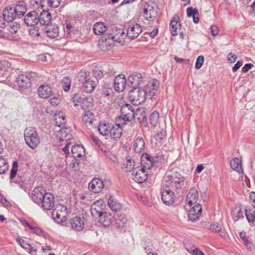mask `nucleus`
Masks as SVG:
<instances>
[{"label": "nucleus", "mask_w": 255, "mask_h": 255, "mask_svg": "<svg viewBox=\"0 0 255 255\" xmlns=\"http://www.w3.org/2000/svg\"><path fill=\"white\" fill-rule=\"evenodd\" d=\"M184 177L179 172L173 170L168 171L165 177L163 187L170 189H180L183 185Z\"/></svg>", "instance_id": "nucleus-1"}, {"label": "nucleus", "mask_w": 255, "mask_h": 255, "mask_svg": "<svg viewBox=\"0 0 255 255\" xmlns=\"http://www.w3.org/2000/svg\"><path fill=\"white\" fill-rule=\"evenodd\" d=\"M24 137L26 144L32 149H35L40 144V137L37 131L32 127L25 129Z\"/></svg>", "instance_id": "nucleus-2"}, {"label": "nucleus", "mask_w": 255, "mask_h": 255, "mask_svg": "<svg viewBox=\"0 0 255 255\" xmlns=\"http://www.w3.org/2000/svg\"><path fill=\"white\" fill-rule=\"evenodd\" d=\"M134 111L132 106L128 104H124L121 108V115L116 118V123H121L122 125L125 126L127 122L133 119Z\"/></svg>", "instance_id": "nucleus-3"}, {"label": "nucleus", "mask_w": 255, "mask_h": 255, "mask_svg": "<svg viewBox=\"0 0 255 255\" xmlns=\"http://www.w3.org/2000/svg\"><path fill=\"white\" fill-rule=\"evenodd\" d=\"M148 96L144 89L139 87H134L129 93V99L134 105H138L143 103Z\"/></svg>", "instance_id": "nucleus-4"}, {"label": "nucleus", "mask_w": 255, "mask_h": 255, "mask_svg": "<svg viewBox=\"0 0 255 255\" xmlns=\"http://www.w3.org/2000/svg\"><path fill=\"white\" fill-rule=\"evenodd\" d=\"M157 7L154 3H145L143 10V16L148 21H153L157 15Z\"/></svg>", "instance_id": "nucleus-5"}, {"label": "nucleus", "mask_w": 255, "mask_h": 255, "mask_svg": "<svg viewBox=\"0 0 255 255\" xmlns=\"http://www.w3.org/2000/svg\"><path fill=\"white\" fill-rule=\"evenodd\" d=\"M79 82L83 84V90L87 93H92L95 88L96 84L94 81L90 80L82 73L78 77Z\"/></svg>", "instance_id": "nucleus-6"}, {"label": "nucleus", "mask_w": 255, "mask_h": 255, "mask_svg": "<svg viewBox=\"0 0 255 255\" xmlns=\"http://www.w3.org/2000/svg\"><path fill=\"white\" fill-rule=\"evenodd\" d=\"M115 42L111 38L108 34L102 35L101 38L99 41V46L100 49L103 51H107L111 50L114 45Z\"/></svg>", "instance_id": "nucleus-7"}, {"label": "nucleus", "mask_w": 255, "mask_h": 255, "mask_svg": "<svg viewBox=\"0 0 255 255\" xmlns=\"http://www.w3.org/2000/svg\"><path fill=\"white\" fill-rule=\"evenodd\" d=\"M85 219L83 217L76 216L69 221L71 228L76 232L82 231L85 227Z\"/></svg>", "instance_id": "nucleus-8"}, {"label": "nucleus", "mask_w": 255, "mask_h": 255, "mask_svg": "<svg viewBox=\"0 0 255 255\" xmlns=\"http://www.w3.org/2000/svg\"><path fill=\"white\" fill-rule=\"evenodd\" d=\"M172 189L162 186L161 189V200L163 202L167 205H171L174 200V194L172 191Z\"/></svg>", "instance_id": "nucleus-9"}, {"label": "nucleus", "mask_w": 255, "mask_h": 255, "mask_svg": "<svg viewBox=\"0 0 255 255\" xmlns=\"http://www.w3.org/2000/svg\"><path fill=\"white\" fill-rule=\"evenodd\" d=\"M132 178L138 183L144 182L147 178V173L144 168H135L131 174Z\"/></svg>", "instance_id": "nucleus-10"}, {"label": "nucleus", "mask_w": 255, "mask_h": 255, "mask_svg": "<svg viewBox=\"0 0 255 255\" xmlns=\"http://www.w3.org/2000/svg\"><path fill=\"white\" fill-rule=\"evenodd\" d=\"M102 200H97L95 202L91 207V213L93 217L99 218L104 213L103 210L105 205Z\"/></svg>", "instance_id": "nucleus-11"}, {"label": "nucleus", "mask_w": 255, "mask_h": 255, "mask_svg": "<svg viewBox=\"0 0 255 255\" xmlns=\"http://www.w3.org/2000/svg\"><path fill=\"white\" fill-rule=\"evenodd\" d=\"M43 187L37 186L32 191L31 199L32 201L38 205L41 204V201L47 194Z\"/></svg>", "instance_id": "nucleus-12"}, {"label": "nucleus", "mask_w": 255, "mask_h": 255, "mask_svg": "<svg viewBox=\"0 0 255 255\" xmlns=\"http://www.w3.org/2000/svg\"><path fill=\"white\" fill-rule=\"evenodd\" d=\"M159 86V82L156 79H152L148 82L144 90L150 99L155 95Z\"/></svg>", "instance_id": "nucleus-13"}, {"label": "nucleus", "mask_w": 255, "mask_h": 255, "mask_svg": "<svg viewBox=\"0 0 255 255\" xmlns=\"http://www.w3.org/2000/svg\"><path fill=\"white\" fill-rule=\"evenodd\" d=\"M38 13L35 10L28 12L24 16L25 23L29 26H33L38 23Z\"/></svg>", "instance_id": "nucleus-14"}, {"label": "nucleus", "mask_w": 255, "mask_h": 255, "mask_svg": "<svg viewBox=\"0 0 255 255\" xmlns=\"http://www.w3.org/2000/svg\"><path fill=\"white\" fill-rule=\"evenodd\" d=\"M54 197L50 193H47L41 201L42 207L45 210H50L54 205Z\"/></svg>", "instance_id": "nucleus-15"}, {"label": "nucleus", "mask_w": 255, "mask_h": 255, "mask_svg": "<svg viewBox=\"0 0 255 255\" xmlns=\"http://www.w3.org/2000/svg\"><path fill=\"white\" fill-rule=\"evenodd\" d=\"M16 82L19 88L23 89L28 88L31 84L30 77L24 74L19 75L16 78Z\"/></svg>", "instance_id": "nucleus-16"}, {"label": "nucleus", "mask_w": 255, "mask_h": 255, "mask_svg": "<svg viewBox=\"0 0 255 255\" xmlns=\"http://www.w3.org/2000/svg\"><path fill=\"white\" fill-rule=\"evenodd\" d=\"M126 79L123 74H119L114 80V87L118 92L123 91L126 87Z\"/></svg>", "instance_id": "nucleus-17"}, {"label": "nucleus", "mask_w": 255, "mask_h": 255, "mask_svg": "<svg viewBox=\"0 0 255 255\" xmlns=\"http://www.w3.org/2000/svg\"><path fill=\"white\" fill-rule=\"evenodd\" d=\"M181 23L179 17L177 14H174L170 22V30L173 36L178 34V30L180 29Z\"/></svg>", "instance_id": "nucleus-18"}, {"label": "nucleus", "mask_w": 255, "mask_h": 255, "mask_svg": "<svg viewBox=\"0 0 255 255\" xmlns=\"http://www.w3.org/2000/svg\"><path fill=\"white\" fill-rule=\"evenodd\" d=\"M104 186V184L103 181L99 178H94L89 183L90 190L95 193L100 192Z\"/></svg>", "instance_id": "nucleus-19"}, {"label": "nucleus", "mask_w": 255, "mask_h": 255, "mask_svg": "<svg viewBox=\"0 0 255 255\" xmlns=\"http://www.w3.org/2000/svg\"><path fill=\"white\" fill-rule=\"evenodd\" d=\"M198 192L195 188H191L189 190L186 198V201L191 207L195 204L198 199Z\"/></svg>", "instance_id": "nucleus-20"}, {"label": "nucleus", "mask_w": 255, "mask_h": 255, "mask_svg": "<svg viewBox=\"0 0 255 255\" xmlns=\"http://www.w3.org/2000/svg\"><path fill=\"white\" fill-rule=\"evenodd\" d=\"M141 26L137 24L129 26L127 30V35L131 39L136 38L141 32Z\"/></svg>", "instance_id": "nucleus-21"}, {"label": "nucleus", "mask_w": 255, "mask_h": 255, "mask_svg": "<svg viewBox=\"0 0 255 255\" xmlns=\"http://www.w3.org/2000/svg\"><path fill=\"white\" fill-rule=\"evenodd\" d=\"M71 152L73 157L77 160H81L85 153L84 147L79 144L72 146Z\"/></svg>", "instance_id": "nucleus-22"}, {"label": "nucleus", "mask_w": 255, "mask_h": 255, "mask_svg": "<svg viewBox=\"0 0 255 255\" xmlns=\"http://www.w3.org/2000/svg\"><path fill=\"white\" fill-rule=\"evenodd\" d=\"M45 31L50 38L57 37L59 35V27L56 24H49L46 26Z\"/></svg>", "instance_id": "nucleus-23"}, {"label": "nucleus", "mask_w": 255, "mask_h": 255, "mask_svg": "<svg viewBox=\"0 0 255 255\" xmlns=\"http://www.w3.org/2000/svg\"><path fill=\"white\" fill-rule=\"evenodd\" d=\"M38 22L41 25H47L50 24V22L52 19V15L49 10H43L38 14Z\"/></svg>", "instance_id": "nucleus-24"}, {"label": "nucleus", "mask_w": 255, "mask_h": 255, "mask_svg": "<svg viewBox=\"0 0 255 255\" xmlns=\"http://www.w3.org/2000/svg\"><path fill=\"white\" fill-rule=\"evenodd\" d=\"M141 163L144 169H150L153 165L152 157L148 153H143L141 157Z\"/></svg>", "instance_id": "nucleus-25"}, {"label": "nucleus", "mask_w": 255, "mask_h": 255, "mask_svg": "<svg viewBox=\"0 0 255 255\" xmlns=\"http://www.w3.org/2000/svg\"><path fill=\"white\" fill-rule=\"evenodd\" d=\"M17 16L15 12L14 8L7 6L3 11V17L4 20L7 22H11Z\"/></svg>", "instance_id": "nucleus-26"}, {"label": "nucleus", "mask_w": 255, "mask_h": 255, "mask_svg": "<svg viewBox=\"0 0 255 255\" xmlns=\"http://www.w3.org/2000/svg\"><path fill=\"white\" fill-rule=\"evenodd\" d=\"M37 92L40 98H48L52 95V89L48 85H42L38 88Z\"/></svg>", "instance_id": "nucleus-27"}, {"label": "nucleus", "mask_w": 255, "mask_h": 255, "mask_svg": "<svg viewBox=\"0 0 255 255\" xmlns=\"http://www.w3.org/2000/svg\"><path fill=\"white\" fill-rule=\"evenodd\" d=\"M114 217L112 215L107 212H104L99 217V223L104 227H109L113 222Z\"/></svg>", "instance_id": "nucleus-28"}, {"label": "nucleus", "mask_w": 255, "mask_h": 255, "mask_svg": "<svg viewBox=\"0 0 255 255\" xmlns=\"http://www.w3.org/2000/svg\"><path fill=\"white\" fill-rule=\"evenodd\" d=\"M111 38L114 42L121 43L123 41L127 35L125 34V32L122 29H117L116 31L113 33H109Z\"/></svg>", "instance_id": "nucleus-29"}, {"label": "nucleus", "mask_w": 255, "mask_h": 255, "mask_svg": "<svg viewBox=\"0 0 255 255\" xmlns=\"http://www.w3.org/2000/svg\"><path fill=\"white\" fill-rule=\"evenodd\" d=\"M121 126L122 125L121 123H117L116 127H112L110 133L114 140H117L121 136L123 131Z\"/></svg>", "instance_id": "nucleus-30"}, {"label": "nucleus", "mask_w": 255, "mask_h": 255, "mask_svg": "<svg viewBox=\"0 0 255 255\" xmlns=\"http://www.w3.org/2000/svg\"><path fill=\"white\" fill-rule=\"evenodd\" d=\"M67 213H61V214H59V212H57V210H53L52 213L54 221L62 226H65L67 224Z\"/></svg>", "instance_id": "nucleus-31"}, {"label": "nucleus", "mask_w": 255, "mask_h": 255, "mask_svg": "<svg viewBox=\"0 0 255 255\" xmlns=\"http://www.w3.org/2000/svg\"><path fill=\"white\" fill-rule=\"evenodd\" d=\"M133 147L135 152H141L145 147V142L143 138L140 136L136 137L133 143Z\"/></svg>", "instance_id": "nucleus-32"}, {"label": "nucleus", "mask_w": 255, "mask_h": 255, "mask_svg": "<svg viewBox=\"0 0 255 255\" xmlns=\"http://www.w3.org/2000/svg\"><path fill=\"white\" fill-rule=\"evenodd\" d=\"M115 221L116 226L119 229H124L127 226L128 219L124 215H118Z\"/></svg>", "instance_id": "nucleus-33"}, {"label": "nucleus", "mask_w": 255, "mask_h": 255, "mask_svg": "<svg viewBox=\"0 0 255 255\" xmlns=\"http://www.w3.org/2000/svg\"><path fill=\"white\" fill-rule=\"evenodd\" d=\"M112 128L109 123L104 122L99 124L98 130L101 135L105 136L110 133Z\"/></svg>", "instance_id": "nucleus-34"}, {"label": "nucleus", "mask_w": 255, "mask_h": 255, "mask_svg": "<svg viewBox=\"0 0 255 255\" xmlns=\"http://www.w3.org/2000/svg\"><path fill=\"white\" fill-rule=\"evenodd\" d=\"M93 99L91 96L83 97L81 103V108L85 111L88 110L93 107Z\"/></svg>", "instance_id": "nucleus-35"}, {"label": "nucleus", "mask_w": 255, "mask_h": 255, "mask_svg": "<svg viewBox=\"0 0 255 255\" xmlns=\"http://www.w3.org/2000/svg\"><path fill=\"white\" fill-rule=\"evenodd\" d=\"M133 119L137 120L139 123H144L146 121V113L144 109H138L134 112V115Z\"/></svg>", "instance_id": "nucleus-36"}, {"label": "nucleus", "mask_w": 255, "mask_h": 255, "mask_svg": "<svg viewBox=\"0 0 255 255\" xmlns=\"http://www.w3.org/2000/svg\"><path fill=\"white\" fill-rule=\"evenodd\" d=\"M230 166L232 169L239 173H241L243 171L242 168L241 160L237 157L233 158L231 160Z\"/></svg>", "instance_id": "nucleus-37"}, {"label": "nucleus", "mask_w": 255, "mask_h": 255, "mask_svg": "<svg viewBox=\"0 0 255 255\" xmlns=\"http://www.w3.org/2000/svg\"><path fill=\"white\" fill-rule=\"evenodd\" d=\"M108 205L112 210L116 212L122 208V204L112 196L108 199Z\"/></svg>", "instance_id": "nucleus-38"}, {"label": "nucleus", "mask_w": 255, "mask_h": 255, "mask_svg": "<svg viewBox=\"0 0 255 255\" xmlns=\"http://www.w3.org/2000/svg\"><path fill=\"white\" fill-rule=\"evenodd\" d=\"M15 12L18 16H23L26 11L25 3L23 1H18L15 8H13Z\"/></svg>", "instance_id": "nucleus-39"}, {"label": "nucleus", "mask_w": 255, "mask_h": 255, "mask_svg": "<svg viewBox=\"0 0 255 255\" xmlns=\"http://www.w3.org/2000/svg\"><path fill=\"white\" fill-rule=\"evenodd\" d=\"M107 29V26L105 24L102 22H98L96 23L93 26V31L97 35H104Z\"/></svg>", "instance_id": "nucleus-40"}, {"label": "nucleus", "mask_w": 255, "mask_h": 255, "mask_svg": "<svg viewBox=\"0 0 255 255\" xmlns=\"http://www.w3.org/2000/svg\"><path fill=\"white\" fill-rule=\"evenodd\" d=\"M54 120L56 126L59 127H64L66 123L65 117L63 114L60 115V114H55Z\"/></svg>", "instance_id": "nucleus-41"}, {"label": "nucleus", "mask_w": 255, "mask_h": 255, "mask_svg": "<svg viewBox=\"0 0 255 255\" xmlns=\"http://www.w3.org/2000/svg\"><path fill=\"white\" fill-rule=\"evenodd\" d=\"M210 230L213 232L218 233L222 237H226V233L224 230L222 229L221 225L217 223H214L210 226Z\"/></svg>", "instance_id": "nucleus-42"}, {"label": "nucleus", "mask_w": 255, "mask_h": 255, "mask_svg": "<svg viewBox=\"0 0 255 255\" xmlns=\"http://www.w3.org/2000/svg\"><path fill=\"white\" fill-rule=\"evenodd\" d=\"M94 115L92 112L88 110L82 116V121L84 124H92L94 120Z\"/></svg>", "instance_id": "nucleus-43"}, {"label": "nucleus", "mask_w": 255, "mask_h": 255, "mask_svg": "<svg viewBox=\"0 0 255 255\" xmlns=\"http://www.w3.org/2000/svg\"><path fill=\"white\" fill-rule=\"evenodd\" d=\"M7 160L2 156H0V174H4L8 169Z\"/></svg>", "instance_id": "nucleus-44"}, {"label": "nucleus", "mask_w": 255, "mask_h": 255, "mask_svg": "<svg viewBox=\"0 0 255 255\" xmlns=\"http://www.w3.org/2000/svg\"><path fill=\"white\" fill-rule=\"evenodd\" d=\"M245 215L249 223H253L255 220V210L253 211L251 209L245 208Z\"/></svg>", "instance_id": "nucleus-45"}, {"label": "nucleus", "mask_w": 255, "mask_h": 255, "mask_svg": "<svg viewBox=\"0 0 255 255\" xmlns=\"http://www.w3.org/2000/svg\"><path fill=\"white\" fill-rule=\"evenodd\" d=\"M124 165H125L126 172H130L134 169V161L131 160V158H127L125 161Z\"/></svg>", "instance_id": "nucleus-46"}, {"label": "nucleus", "mask_w": 255, "mask_h": 255, "mask_svg": "<svg viewBox=\"0 0 255 255\" xmlns=\"http://www.w3.org/2000/svg\"><path fill=\"white\" fill-rule=\"evenodd\" d=\"M61 84L64 91L68 92L70 90L71 82L68 77H64L62 80Z\"/></svg>", "instance_id": "nucleus-47"}, {"label": "nucleus", "mask_w": 255, "mask_h": 255, "mask_svg": "<svg viewBox=\"0 0 255 255\" xmlns=\"http://www.w3.org/2000/svg\"><path fill=\"white\" fill-rule=\"evenodd\" d=\"M159 119V113L156 112H153L150 116L149 117V122L150 124L153 127H154L158 121Z\"/></svg>", "instance_id": "nucleus-48"}, {"label": "nucleus", "mask_w": 255, "mask_h": 255, "mask_svg": "<svg viewBox=\"0 0 255 255\" xmlns=\"http://www.w3.org/2000/svg\"><path fill=\"white\" fill-rule=\"evenodd\" d=\"M8 30L11 33H15L20 28V24L16 22H12L8 23Z\"/></svg>", "instance_id": "nucleus-49"}, {"label": "nucleus", "mask_w": 255, "mask_h": 255, "mask_svg": "<svg viewBox=\"0 0 255 255\" xmlns=\"http://www.w3.org/2000/svg\"><path fill=\"white\" fill-rule=\"evenodd\" d=\"M18 166V163L16 161H15L13 162L12 167L11 169L9 176V178L10 179H12L15 177L17 171Z\"/></svg>", "instance_id": "nucleus-50"}, {"label": "nucleus", "mask_w": 255, "mask_h": 255, "mask_svg": "<svg viewBox=\"0 0 255 255\" xmlns=\"http://www.w3.org/2000/svg\"><path fill=\"white\" fill-rule=\"evenodd\" d=\"M166 135V132L163 129H160L157 131L155 135V138L158 141H161Z\"/></svg>", "instance_id": "nucleus-51"}, {"label": "nucleus", "mask_w": 255, "mask_h": 255, "mask_svg": "<svg viewBox=\"0 0 255 255\" xmlns=\"http://www.w3.org/2000/svg\"><path fill=\"white\" fill-rule=\"evenodd\" d=\"M83 98L81 97V95L77 93L75 94L72 98V101L73 103L74 104V106H78L79 103H81Z\"/></svg>", "instance_id": "nucleus-52"}, {"label": "nucleus", "mask_w": 255, "mask_h": 255, "mask_svg": "<svg viewBox=\"0 0 255 255\" xmlns=\"http://www.w3.org/2000/svg\"><path fill=\"white\" fill-rule=\"evenodd\" d=\"M200 215L195 213L194 210H190L188 212V217L189 220L195 221L198 219Z\"/></svg>", "instance_id": "nucleus-53"}, {"label": "nucleus", "mask_w": 255, "mask_h": 255, "mask_svg": "<svg viewBox=\"0 0 255 255\" xmlns=\"http://www.w3.org/2000/svg\"><path fill=\"white\" fill-rule=\"evenodd\" d=\"M188 251L193 255H204V253L194 246H192L189 249H187Z\"/></svg>", "instance_id": "nucleus-54"}, {"label": "nucleus", "mask_w": 255, "mask_h": 255, "mask_svg": "<svg viewBox=\"0 0 255 255\" xmlns=\"http://www.w3.org/2000/svg\"><path fill=\"white\" fill-rule=\"evenodd\" d=\"M204 61V57L203 56L200 55L198 56L196 61L195 68L197 69H199L202 66Z\"/></svg>", "instance_id": "nucleus-55"}, {"label": "nucleus", "mask_w": 255, "mask_h": 255, "mask_svg": "<svg viewBox=\"0 0 255 255\" xmlns=\"http://www.w3.org/2000/svg\"><path fill=\"white\" fill-rule=\"evenodd\" d=\"M16 241L18 244L24 249H29L30 247V245L26 243L22 239L17 238Z\"/></svg>", "instance_id": "nucleus-56"}, {"label": "nucleus", "mask_w": 255, "mask_h": 255, "mask_svg": "<svg viewBox=\"0 0 255 255\" xmlns=\"http://www.w3.org/2000/svg\"><path fill=\"white\" fill-rule=\"evenodd\" d=\"M243 243L248 250L251 251H255V246L248 240L244 241Z\"/></svg>", "instance_id": "nucleus-57"}, {"label": "nucleus", "mask_w": 255, "mask_h": 255, "mask_svg": "<svg viewBox=\"0 0 255 255\" xmlns=\"http://www.w3.org/2000/svg\"><path fill=\"white\" fill-rule=\"evenodd\" d=\"M187 15L188 17L193 16L195 14H198V9L197 8H193L189 7L186 10Z\"/></svg>", "instance_id": "nucleus-58"}, {"label": "nucleus", "mask_w": 255, "mask_h": 255, "mask_svg": "<svg viewBox=\"0 0 255 255\" xmlns=\"http://www.w3.org/2000/svg\"><path fill=\"white\" fill-rule=\"evenodd\" d=\"M67 209V207L65 206L59 204L56 205V207L54 210H57V212H59V214H61V213H67L66 212Z\"/></svg>", "instance_id": "nucleus-59"}, {"label": "nucleus", "mask_w": 255, "mask_h": 255, "mask_svg": "<svg viewBox=\"0 0 255 255\" xmlns=\"http://www.w3.org/2000/svg\"><path fill=\"white\" fill-rule=\"evenodd\" d=\"M190 210H194L195 213L201 215L202 208L201 204L197 203Z\"/></svg>", "instance_id": "nucleus-60"}, {"label": "nucleus", "mask_w": 255, "mask_h": 255, "mask_svg": "<svg viewBox=\"0 0 255 255\" xmlns=\"http://www.w3.org/2000/svg\"><path fill=\"white\" fill-rule=\"evenodd\" d=\"M139 76V74H136L134 75L129 76L128 79V83H129L131 84L132 87H133V84L134 82V79L136 80L138 79V76Z\"/></svg>", "instance_id": "nucleus-61"}, {"label": "nucleus", "mask_w": 255, "mask_h": 255, "mask_svg": "<svg viewBox=\"0 0 255 255\" xmlns=\"http://www.w3.org/2000/svg\"><path fill=\"white\" fill-rule=\"evenodd\" d=\"M30 229L32 230L35 234L38 236L42 235L44 233L43 231L39 227H34L31 226V228H30Z\"/></svg>", "instance_id": "nucleus-62"}, {"label": "nucleus", "mask_w": 255, "mask_h": 255, "mask_svg": "<svg viewBox=\"0 0 255 255\" xmlns=\"http://www.w3.org/2000/svg\"><path fill=\"white\" fill-rule=\"evenodd\" d=\"M237 59V56L235 54L231 52L228 54L227 59L230 62L234 63L236 61Z\"/></svg>", "instance_id": "nucleus-63"}, {"label": "nucleus", "mask_w": 255, "mask_h": 255, "mask_svg": "<svg viewBox=\"0 0 255 255\" xmlns=\"http://www.w3.org/2000/svg\"><path fill=\"white\" fill-rule=\"evenodd\" d=\"M250 203L253 208H255V192H251L250 194Z\"/></svg>", "instance_id": "nucleus-64"}]
</instances>
